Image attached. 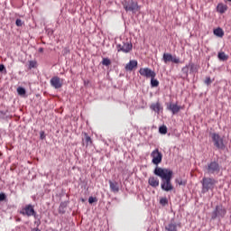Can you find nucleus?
Instances as JSON below:
<instances>
[{"label":"nucleus","mask_w":231,"mask_h":231,"mask_svg":"<svg viewBox=\"0 0 231 231\" xmlns=\"http://www.w3.org/2000/svg\"><path fill=\"white\" fill-rule=\"evenodd\" d=\"M227 1H230V2H231V0H227Z\"/></svg>","instance_id":"obj_42"},{"label":"nucleus","mask_w":231,"mask_h":231,"mask_svg":"<svg viewBox=\"0 0 231 231\" xmlns=\"http://www.w3.org/2000/svg\"><path fill=\"white\" fill-rule=\"evenodd\" d=\"M159 133L161 134H167V126L163 125L159 128Z\"/></svg>","instance_id":"obj_28"},{"label":"nucleus","mask_w":231,"mask_h":231,"mask_svg":"<svg viewBox=\"0 0 231 231\" xmlns=\"http://www.w3.org/2000/svg\"><path fill=\"white\" fill-rule=\"evenodd\" d=\"M165 228L168 231H177V226L174 223L169 224Z\"/></svg>","instance_id":"obj_22"},{"label":"nucleus","mask_w":231,"mask_h":231,"mask_svg":"<svg viewBox=\"0 0 231 231\" xmlns=\"http://www.w3.org/2000/svg\"><path fill=\"white\" fill-rule=\"evenodd\" d=\"M5 65L0 64V72L5 71Z\"/></svg>","instance_id":"obj_38"},{"label":"nucleus","mask_w":231,"mask_h":231,"mask_svg":"<svg viewBox=\"0 0 231 231\" xmlns=\"http://www.w3.org/2000/svg\"><path fill=\"white\" fill-rule=\"evenodd\" d=\"M205 84H207V86H209V84H212V79H210V77L206 78Z\"/></svg>","instance_id":"obj_34"},{"label":"nucleus","mask_w":231,"mask_h":231,"mask_svg":"<svg viewBox=\"0 0 231 231\" xmlns=\"http://www.w3.org/2000/svg\"><path fill=\"white\" fill-rule=\"evenodd\" d=\"M83 143H86V147L93 145V140L88 136V133H84V138L82 139Z\"/></svg>","instance_id":"obj_15"},{"label":"nucleus","mask_w":231,"mask_h":231,"mask_svg":"<svg viewBox=\"0 0 231 231\" xmlns=\"http://www.w3.org/2000/svg\"><path fill=\"white\" fill-rule=\"evenodd\" d=\"M162 60L164 64H168V62H173V64H180V58L176 56H172L171 53H164L162 56Z\"/></svg>","instance_id":"obj_8"},{"label":"nucleus","mask_w":231,"mask_h":231,"mask_svg":"<svg viewBox=\"0 0 231 231\" xmlns=\"http://www.w3.org/2000/svg\"><path fill=\"white\" fill-rule=\"evenodd\" d=\"M17 93H18V95L23 97V96L26 95V89H24V88H23V87H19L17 88Z\"/></svg>","instance_id":"obj_25"},{"label":"nucleus","mask_w":231,"mask_h":231,"mask_svg":"<svg viewBox=\"0 0 231 231\" xmlns=\"http://www.w3.org/2000/svg\"><path fill=\"white\" fill-rule=\"evenodd\" d=\"M97 201H98V199H97V197H89L88 198V203L90 205H93V203H97Z\"/></svg>","instance_id":"obj_30"},{"label":"nucleus","mask_w":231,"mask_h":231,"mask_svg":"<svg viewBox=\"0 0 231 231\" xmlns=\"http://www.w3.org/2000/svg\"><path fill=\"white\" fill-rule=\"evenodd\" d=\"M218 59L219 60H228V55L225 52H218Z\"/></svg>","instance_id":"obj_24"},{"label":"nucleus","mask_w":231,"mask_h":231,"mask_svg":"<svg viewBox=\"0 0 231 231\" xmlns=\"http://www.w3.org/2000/svg\"><path fill=\"white\" fill-rule=\"evenodd\" d=\"M210 136L217 149H223V147H225V143L223 142L221 135H219V134L211 133Z\"/></svg>","instance_id":"obj_5"},{"label":"nucleus","mask_w":231,"mask_h":231,"mask_svg":"<svg viewBox=\"0 0 231 231\" xmlns=\"http://www.w3.org/2000/svg\"><path fill=\"white\" fill-rule=\"evenodd\" d=\"M160 203H161V205L165 207V205H168L169 200L167 199V198H162V199H160Z\"/></svg>","instance_id":"obj_31"},{"label":"nucleus","mask_w":231,"mask_h":231,"mask_svg":"<svg viewBox=\"0 0 231 231\" xmlns=\"http://www.w3.org/2000/svg\"><path fill=\"white\" fill-rule=\"evenodd\" d=\"M207 171L208 174H216L221 171V168L219 167V163L217 162H211L208 164Z\"/></svg>","instance_id":"obj_10"},{"label":"nucleus","mask_w":231,"mask_h":231,"mask_svg":"<svg viewBox=\"0 0 231 231\" xmlns=\"http://www.w3.org/2000/svg\"><path fill=\"white\" fill-rule=\"evenodd\" d=\"M109 185L112 192H118L120 190V188L118 187V182H113L112 180H109Z\"/></svg>","instance_id":"obj_19"},{"label":"nucleus","mask_w":231,"mask_h":231,"mask_svg":"<svg viewBox=\"0 0 231 231\" xmlns=\"http://www.w3.org/2000/svg\"><path fill=\"white\" fill-rule=\"evenodd\" d=\"M150 107L152 111H154L158 115H160V111H163V106H162V104H160V102L152 103Z\"/></svg>","instance_id":"obj_14"},{"label":"nucleus","mask_w":231,"mask_h":231,"mask_svg":"<svg viewBox=\"0 0 231 231\" xmlns=\"http://www.w3.org/2000/svg\"><path fill=\"white\" fill-rule=\"evenodd\" d=\"M226 216V208L223 205L216 206L211 213V219H223Z\"/></svg>","instance_id":"obj_4"},{"label":"nucleus","mask_w":231,"mask_h":231,"mask_svg":"<svg viewBox=\"0 0 231 231\" xmlns=\"http://www.w3.org/2000/svg\"><path fill=\"white\" fill-rule=\"evenodd\" d=\"M50 84L54 89H60L64 84V79L59 78V76H54L51 79Z\"/></svg>","instance_id":"obj_6"},{"label":"nucleus","mask_w":231,"mask_h":231,"mask_svg":"<svg viewBox=\"0 0 231 231\" xmlns=\"http://www.w3.org/2000/svg\"><path fill=\"white\" fill-rule=\"evenodd\" d=\"M32 68H37V61L35 60L29 61V69H32Z\"/></svg>","instance_id":"obj_29"},{"label":"nucleus","mask_w":231,"mask_h":231,"mask_svg":"<svg viewBox=\"0 0 231 231\" xmlns=\"http://www.w3.org/2000/svg\"><path fill=\"white\" fill-rule=\"evenodd\" d=\"M15 24H16V26L21 27V26H23L24 24V23L23 22L22 19H16Z\"/></svg>","instance_id":"obj_32"},{"label":"nucleus","mask_w":231,"mask_h":231,"mask_svg":"<svg viewBox=\"0 0 231 231\" xmlns=\"http://www.w3.org/2000/svg\"><path fill=\"white\" fill-rule=\"evenodd\" d=\"M123 6L125 12H134L138 8V5L133 0H124Z\"/></svg>","instance_id":"obj_7"},{"label":"nucleus","mask_w":231,"mask_h":231,"mask_svg":"<svg viewBox=\"0 0 231 231\" xmlns=\"http://www.w3.org/2000/svg\"><path fill=\"white\" fill-rule=\"evenodd\" d=\"M182 72L185 73L186 75H189V65H186L185 67L182 68Z\"/></svg>","instance_id":"obj_33"},{"label":"nucleus","mask_w":231,"mask_h":231,"mask_svg":"<svg viewBox=\"0 0 231 231\" xmlns=\"http://www.w3.org/2000/svg\"><path fill=\"white\" fill-rule=\"evenodd\" d=\"M40 138H41V140H44V138H46V134H44V132H43V131H42V132L40 133Z\"/></svg>","instance_id":"obj_36"},{"label":"nucleus","mask_w":231,"mask_h":231,"mask_svg":"<svg viewBox=\"0 0 231 231\" xmlns=\"http://www.w3.org/2000/svg\"><path fill=\"white\" fill-rule=\"evenodd\" d=\"M188 66H189L191 73H198L199 68L194 63H189Z\"/></svg>","instance_id":"obj_21"},{"label":"nucleus","mask_w":231,"mask_h":231,"mask_svg":"<svg viewBox=\"0 0 231 231\" xmlns=\"http://www.w3.org/2000/svg\"><path fill=\"white\" fill-rule=\"evenodd\" d=\"M146 79H156V72L151 70V69H145Z\"/></svg>","instance_id":"obj_18"},{"label":"nucleus","mask_w":231,"mask_h":231,"mask_svg":"<svg viewBox=\"0 0 231 231\" xmlns=\"http://www.w3.org/2000/svg\"><path fill=\"white\" fill-rule=\"evenodd\" d=\"M103 66H111V60L108 58H103V60L101 62Z\"/></svg>","instance_id":"obj_26"},{"label":"nucleus","mask_w":231,"mask_h":231,"mask_svg":"<svg viewBox=\"0 0 231 231\" xmlns=\"http://www.w3.org/2000/svg\"><path fill=\"white\" fill-rule=\"evenodd\" d=\"M5 199H6V194L0 193V201H5Z\"/></svg>","instance_id":"obj_35"},{"label":"nucleus","mask_w":231,"mask_h":231,"mask_svg":"<svg viewBox=\"0 0 231 231\" xmlns=\"http://www.w3.org/2000/svg\"><path fill=\"white\" fill-rule=\"evenodd\" d=\"M22 216H26L27 217H34L37 219V211H35V207L32 204H27L20 210Z\"/></svg>","instance_id":"obj_3"},{"label":"nucleus","mask_w":231,"mask_h":231,"mask_svg":"<svg viewBox=\"0 0 231 231\" xmlns=\"http://www.w3.org/2000/svg\"><path fill=\"white\" fill-rule=\"evenodd\" d=\"M39 53H43L44 52V48L41 47L39 50H38Z\"/></svg>","instance_id":"obj_39"},{"label":"nucleus","mask_w":231,"mask_h":231,"mask_svg":"<svg viewBox=\"0 0 231 231\" xmlns=\"http://www.w3.org/2000/svg\"><path fill=\"white\" fill-rule=\"evenodd\" d=\"M139 73H140V75H142L143 77H145V69H141L139 70Z\"/></svg>","instance_id":"obj_37"},{"label":"nucleus","mask_w":231,"mask_h":231,"mask_svg":"<svg viewBox=\"0 0 231 231\" xmlns=\"http://www.w3.org/2000/svg\"><path fill=\"white\" fill-rule=\"evenodd\" d=\"M167 109L172 113V115H177V113H180L183 107L181 106H178L177 103L172 104L171 103L168 106Z\"/></svg>","instance_id":"obj_12"},{"label":"nucleus","mask_w":231,"mask_h":231,"mask_svg":"<svg viewBox=\"0 0 231 231\" xmlns=\"http://www.w3.org/2000/svg\"><path fill=\"white\" fill-rule=\"evenodd\" d=\"M226 10H228V5H226L218 4L217 6V12H218V14H225V12H226Z\"/></svg>","instance_id":"obj_17"},{"label":"nucleus","mask_w":231,"mask_h":231,"mask_svg":"<svg viewBox=\"0 0 231 231\" xmlns=\"http://www.w3.org/2000/svg\"><path fill=\"white\" fill-rule=\"evenodd\" d=\"M151 86L152 88H158V86H160V81H158V79H156V78H152L151 79Z\"/></svg>","instance_id":"obj_23"},{"label":"nucleus","mask_w":231,"mask_h":231,"mask_svg":"<svg viewBox=\"0 0 231 231\" xmlns=\"http://www.w3.org/2000/svg\"><path fill=\"white\" fill-rule=\"evenodd\" d=\"M175 181L178 185H182L183 187L187 185V180H183L181 179H176Z\"/></svg>","instance_id":"obj_27"},{"label":"nucleus","mask_w":231,"mask_h":231,"mask_svg":"<svg viewBox=\"0 0 231 231\" xmlns=\"http://www.w3.org/2000/svg\"><path fill=\"white\" fill-rule=\"evenodd\" d=\"M35 231H41V230H39V229H36Z\"/></svg>","instance_id":"obj_41"},{"label":"nucleus","mask_w":231,"mask_h":231,"mask_svg":"<svg viewBox=\"0 0 231 231\" xmlns=\"http://www.w3.org/2000/svg\"><path fill=\"white\" fill-rule=\"evenodd\" d=\"M213 33L217 37H220V38L224 37V35H225V32L223 31V29L221 27H218V28L215 29L213 31Z\"/></svg>","instance_id":"obj_20"},{"label":"nucleus","mask_w":231,"mask_h":231,"mask_svg":"<svg viewBox=\"0 0 231 231\" xmlns=\"http://www.w3.org/2000/svg\"><path fill=\"white\" fill-rule=\"evenodd\" d=\"M202 194H207L208 190H214V187H216V183H217V180L212 178H207L204 177L202 179Z\"/></svg>","instance_id":"obj_2"},{"label":"nucleus","mask_w":231,"mask_h":231,"mask_svg":"<svg viewBox=\"0 0 231 231\" xmlns=\"http://www.w3.org/2000/svg\"><path fill=\"white\" fill-rule=\"evenodd\" d=\"M154 174L159 176L162 179L161 189L165 190V192H171V190L174 189V186H172V171L162 168H156L154 170Z\"/></svg>","instance_id":"obj_1"},{"label":"nucleus","mask_w":231,"mask_h":231,"mask_svg":"<svg viewBox=\"0 0 231 231\" xmlns=\"http://www.w3.org/2000/svg\"><path fill=\"white\" fill-rule=\"evenodd\" d=\"M138 68V61L135 60H130L125 67V71H133V69H136Z\"/></svg>","instance_id":"obj_13"},{"label":"nucleus","mask_w":231,"mask_h":231,"mask_svg":"<svg viewBox=\"0 0 231 231\" xmlns=\"http://www.w3.org/2000/svg\"><path fill=\"white\" fill-rule=\"evenodd\" d=\"M133 50V44L124 43L117 45V51H123L124 53H129Z\"/></svg>","instance_id":"obj_11"},{"label":"nucleus","mask_w":231,"mask_h":231,"mask_svg":"<svg viewBox=\"0 0 231 231\" xmlns=\"http://www.w3.org/2000/svg\"><path fill=\"white\" fill-rule=\"evenodd\" d=\"M148 183L151 185V187H159L160 180H158L156 177H151L148 180Z\"/></svg>","instance_id":"obj_16"},{"label":"nucleus","mask_w":231,"mask_h":231,"mask_svg":"<svg viewBox=\"0 0 231 231\" xmlns=\"http://www.w3.org/2000/svg\"><path fill=\"white\" fill-rule=\"evenodd\" d=\"M152 158V163L154 165H159V163H162V160L163 158V155L162 154V152H160V150L155 149L152 154H151Z\"/></svg>","instance_id":"obj_9"},{"label":"nucleus","mask_w":231,"mask_h":231,"mask_svg":"<svg viewBox=\"0 0 231 231\" xmlns=\"http://www.w3.org/2000/svg\"><path fill=\"white\" fill-rule=\"evenodd\" d=\"M16 221H17V222H20V221H21V218H19V217L16 218Z\"/></svg>","instance_id":"obj_40"}]
</instances>
